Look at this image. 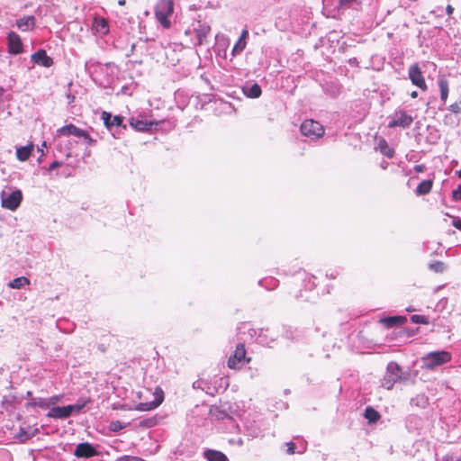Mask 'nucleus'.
I'll return each mask as SVG.
<instances>
[{
  "label": "nucleus",
  "instance_id": "nucleus-35",
  "mask_svg": "<svg viewBox=\"0 0 461 461\" xmlns=\"http://www.w3.org/2000/svg\"><path fill=\"white\" fill-rule=\"evenodd\" d=\"M80 138H82L89 146H94L96 143V140L93 139L86 131H84L83 135Z\"/></svg>",
  "mask_w": 461,
  "mask_h": 461
},
{
  "label": "nucleus",
  "instance_id": "nucleus-36",
  "mask_svg": "<svg viewBox=\"0 0 461 461\" xmlns=\"http://www.w3.org/2000/svg\"><path fill=\"white\" fill-rule=\"evenodd\" d=\"M413 323L427 324L428 319L423 315H412L411 318Z\"/></svg>",
  "mask_w": 461,
  "mask_h": 461
},
{
  "label": "nucleus",
  "instance_id": "nucleus-55",
  "mask_svg": "<svg viewBox=\"0 0 461 461\" xmlns=\"http://www.w3.org/2000/svg\"><path fill=\"white\" fill-rule=\"evenodd\" d=\"M38 150H41V152H43L42 148H38Z\"/></svg>",
  "mask_w": 461,
  "mask_h": 461
},
{
  "label": "nucleus",
  "instance_id": "nucleus-40",
  "mask_svg": "<svg viewBox=\"0 0 461 461\" xmlns=\"http://www.w3.org/2000/svg\"><path fill=\"white\" fill-rule=\"evenodd\" d=\"M452 195L454 200L461 201V185H459L455 190H453Z\"/></svg>",
  "mask_w": 461,
  "mask_h": 461
},
{
  "label": "nucleus",
  "instance_id": "nucleus-47",
  "mask_svg": "<svg viewBox=\"0 0 461 461\" xmlns=\"http://www.w3.org/2000/svg\"><path fill=\"white\" fill-rule=\"evenodd\" d=\"M417 96H418L417 91H413V92L411 93V98H416Z\"/></svg>",
  "mask_w": 461,
  "mask_h": 461
},
{
  "label": "nucleus",
  "instance_id": "nucleus-48",
  "mask_svg": "<svg viewBox=\"0 0 461 461\" xmlns=\"http://www.w3.org/2000/svg\"><path fill=\"white\" fill-rule=\"evenodd\" d=\"M443 461H460L459 459H453L452 457H446Z\"/></svg>",
  "mask_w": 461,
  "mask_h": 461
},
{
  "label": "nucleus",
  "instance_id": "nucleus-2",
  "mask_svg": "<svg viewBox=\"0 0 461 461\" xmlns=\"http://www.w3.org/2000/svg\"><path fill=\"white\" fill-rule=\"evenodd\" d=\"M422 367L432 370L451 360V354L446 350L432 351L421 357Z\"/></svg>",
  "mask_w": 461,
  "mask_h": 461
},
{
  "label": "nucleus",
  "instance_id": "nucleus-3",
  "mask_svg": "<svg viewBox=\"0 0 461 461\" xmlns=\"http://www.w3.org/2000/svg\"><path fill=\"white\" fill-rule=\"evenodd\" d=\"M403 378L402 367L395 362H390L387 365L386 373L381 380V385L387 390H391L396 382Z\"/></svg>",
  "mask_w": 461,
  "mask_h": 461
},
{
  "label": "nucleus",
  "instance_id": "nucleus-42",
  "mask_svg": "<svg viewBox=\"0 0 461 461\" xmlns=\"http://www.w3.org/2000/svg\"><path fill=\"white\" fill-rule=\"evenodd\" d=\"M117 461H140V458L131 456H121Z\"/></svg>",
  "mask_w": 461,
  "mask_h": 461
},
{
  "label": "nucleus",
  "instance_id": "nucleus-12",
  "mask_svg": "<svg viewBox=\"0 0 461 461\" xmlns=\"http://www.w3.org/2000/svg\"><path fill=\"white\" fill-rule=\"evenodd\" d=\"M158 122L155 121H146L140 118L132 117L130 119V126L137 131H149L152 126H157Z\"/></svg>",
  "mask_w": 461,
  "mask_h": 461
},
{
  "label": "nucleus",
  "instance_id": "nucleus-20",
  "mask_svg": "<svg viewBox=\"0 0 461 461\" xmlns=\"http://www.w3.org/2000/svg\"><path fill=\"white\" fill-rule=\"evenodd\" d=\"M405 321L406 318L403 316H390L380 320V322L383 323L387 329L402 325Z\"/></svg>",
  "mask_w": 461,
  "mask_h": 461
},
{
  "label": "nucleus",
  "instance_id": "nucleus-49",
  "mask_svg": "<svg viewBox=\"0 0 461 461\" xmlns=\"http://www.w3.org/2000/svg\"><path fill=\"white\" fill-rule=\"evenodd\" d=\"M125 3H126V2H125V0H119V1H118V4H119L120 5H125Z\"/></svg>",
  "mask_w": 461,
  "mask_h": 461
},
{
  "label": "nucleus",
  "instance_id": "nucleus-4",
  "mask_svg": "<svg viewBox=\"0 0 461 461\" xmlns=\"http://www.w3.org/2000/svg\"><path fill=\"white\" fill-rule=\"evenodd\" d=\"M247 351L243 343H239L234 352L228 359V366L230 369H240L245 363L250 362L251 358L247 357Z\"/></svg>",
  "mask_w": 461,
  "mask_h": 461
},
{
  "label": "nucleus",
  "instance_id": "nucleus-13",
  "mask_svg": "<svg viewBox=\"0 0 461 461\" xmlns=\"http://www.w3.org/2000/svg\"><path fill=\"white\" fill-rule=\"evenodd\" d=\"M96 454V449L87 442L78 444L74 452L76 456L85 458L92 457Z\"/></svg>",
  "mask_w": 461,
  "mask_h": 461
},
{
  "label": "nucleus",
  "instance_id": "nucleus-32",
  "mask_svg": "<svg viewBox=\"0 0 461 461\" xmlns=\"http://www.w3.org/2000/svg\"><path fill=\"white\" fill-rule=\"evenodd\" d=\"M246 44H247L246 41L238 40V41L236 42V44L234 45V47L231 50L232 56L240 54L241 51H243V50L246 47Z\"/></svg>",
  "mask_w": 461,
  "mask_h": 461
},
{
  "label": "nucleus",
  "instance_id": "nucleus-23",
  "mask_svg": "<svg viewBox=\"0 0 461 461\" xmlns=\"http://www.w3.org/2000/svg\"><path fill=\"white\" fill-rule=\"evenodd\" d=\"M204 457L208 461H228L227 456L222 452L212 449L204 452Z\"/></svg>",
  "mask_w": 461,
  "mask_h": 461
},
{
  "label": "nucleus",
  "instance_id": "nucleus-21",
  "mask_svg": "<svg viewBox=\"0 0 461 461\" xmlns=\"http://www.w3.org/2000/svg\"><path fill=\"white\" fill-rule=\"evenodd\" d=\"M33 150V144H28L16 149V158L20 161H26Z\"/></svg>",
  "mask_w": 461,
  "mask_h": 461
},
{
  "label": "nucleus",
  "instance_id": "nucleus-17",
  "mask_svg": "<svg viewBox=\"0 0 461 461\" xmlns=\"http://www.w3.org/2000/svg\"><path fill=\"white\" fill-rule=\"evenodd\" d=\"M16 26L23 32L32 31L35 26V18L32 15L23 16L16 21Z\"/></svg>",
  "mask_w": 461,
  "mask_h": 461
},
{
  "label": "nucleus",
  "instance_id": "nucleus-34",
  "mask_svg": "<svg viewBox=\"0 0 461 461\" xmlns=\"http://www.w3.org/2000/svg\"><path fill=\"white\" fill-rule=\"evenodd\" d=\"M32 436L33 434H29L26 430L21 429L20 431L16 434L15 438L21 442H24L30 439Z\"/></svg>",
  "mask_w": 461,
  "mask_h": 461
},
{
  "label": "nucleus",
  "instance_id": "nucleus-9",
  "mask_svg": "<svg viewBox=\"0 0 461 461\" xmlns=\"http://www.w3.org/2000/svg\"><path fill=\"white\" fill-rule=\"evenodd\" d=\"M409 78L411 79V83L420 88L421 90L427 89V85L425 82V79L422 76V72L417 63L412 64L409 68L408 71Z\"/></svg>",
  "mask_w": 461,
  "mask_h": 461
},
{
  "label": "nucleus",
  "instance_id": "nucleus-30",
  "mask_svg": "<svg viewBox=\"0 0 461 461\" xmlns=\"http://www.w3.org/2000/svg\"><path fill=\"white\" fill-rule=\"evenodd\" d=\"M86 402L87 401L82 400L78 401L75 404L67 405L68 409H69V414L72 415L74 413H79L84 409Z\"/></svg>",
  "mask_w": 461,
  "mask_h": 461
},
{
  "label": "nucleus",
  "instance_id": "nucleus-19",
  "mask_svg": "<svg viewBox=\"0 0 461 461\" xmlns=\"http://www.w3.org/2000/svg\"><path fill=\"white\" fill-rule=\"evenodd\" d=\"M113 68H114V66H112L111 64L102 65L100 63H95V62H86V69L90 75H93L94 73H97L98 71L104 72V71H108L109 69L113 70Z\"/></svg>",
  "mask_w": 461,
  "mask_h": 461
},
{
  "label": "nucleus",
  "instance_id": "nucleus-28",
  "mask_svg": "<svg viewBox=\"0 0 461 461\" xmlns=\"http://www.w3.org/2000/svg\"><path fill=\"white\" fill-rule=\"evenodd\" d=\"M364 416L369 422H375L379 420L380 414L372 407H367L365 410Z\"/></svg>",
  "mask_w": 461,
  "mask_h": 461
},
{
  "label": "nucleus",
  "instance_id": "nucleus-51",
  "mask_svg": "<svg viewBox=\"0 0 461 461\" xmlns=\"http://www.w3.org/2000/svg\"><path fill=\"white\" fill-rule=\"evenodd\" d=\"M416 171H421V166H416L415 167Z\"/></svg>",
  "mask_w": 461,
  "mask_h": 461
},
{
  "label": "nucleus",
  "instance_id": "nucleus-39",
  "mask_svg": "<svg viewBox=\"0 0 461 461\" xmlns=\"http://www.w3.org/2000/svg\"><path fill=\"white\" fill-rule=\"evenodd\" d=\"M448 110L454 113H461V103H455L449 105Z\"/></svg>",
  "mask_w": 461,
  "mask_h": 461
},
{
  "label": "nucleus",
  "instance_id": "nucleus-50",
  "mask_svg": "<svg viewBox=\"0 0 461 461\" xmlns=\"http://www.w3.org/2000/svg\"><path fill=\"white\" fill-rule=\"evenodd\" d=\"M337 275H338V273H336V274L331 273V274L330 275V278H336Z\"/></svg>",
  "mask_w": 461,
  "mask_h": 461
},
{
  "label": "nucleus",
  "instance_id": "nucleus-54",
  "mask_svg": "<svg viewBox=\"0 0 461 461\" xmlns=\"http://www.w3.org/2000/svg\"><path fill=\"white\" fill-rule=\"evenodd\" d=\"M38 150H41V152H43L42 148H38Z\"/></svg>",
  "mask_w": 461,
  "mask_h": 461
},
{
  "label": "nucleus",
  "instance_id": "nucleus-18",
  "mask_svg": "<svg viewBox=\"0 0 461 461\" xmlns=\"http://www.w3.org/2000/svg\"><path fill=\"white\" fill-rule=\"evenodd\" d=\"M47 416L53 419H66L70 416L69 409L68 406L53 407L49 411Z\"/></svg>",
  "mask_w": 461,
  "mask_h": 461
},
{
  "label": "nucleus",
  "instance_id": "nucleus-38",
  "mask_svg": "<svg viewBox=\"0 0 461 461\" xmlns=\"http://www.w3.org/2000/svg\"><path fill=\"white\" fill-rule=\"evenodd\" d=\"M32 405L33 406H39L41 408H46L48 407V402H47V400L46 399H34L32 402H31Z\"/></svg>",
  "mask_w": 461,
  "mask_h": 461
},
{
  "label": "nucleus",
  "instance_id": "nucleus-14",
  "mask_svg": "<svg viewBox=\"0 0 461 461\" xmlns=\"http://www.w3.org/2000/svg\"><path fill=\"white\" fill-rule=\"evenodd\" d=\"M32 61L34 64L42 66L44 68H50L53 64V60L47 55L44 50H39L32 55Z\"/></svg>",
  "mask_w": 461,
  "mask_h": 461
},
{
  "label": "nucleus",
  "instance_id": "nucleus-41",
  "mask_svg": "<svg viewBox=\"0 0 461 461\" xmlns=\"http://www.w3.org/2000/svg\"><path fill=\"white\" fill-rule=\"evenodd\" d=\"M286 447H287L286 453H287L288 455H293V454H294V453H295V447H296V446H295V444H294V443H293V442H288V443H286Z\"/></svg>",
  "mask_w": 461,
  "mask_h": 461
},
{
  "label": "nucleus",
  "instance_id": "nucleus-10",
  "mask_svg": "<svg viewBox=\"0 0 461 461\" xmlns=\"http://www.w3.org/2000/svg\"><path fill=\"white\" fill-rule=\"evenodd\" d=\"M8 50L11 54L17 55L23 52V45L21 37L14 32L7 34Z\"/></svg>",
  "mask_w": 461,
  "mask_h": 461
},
{
  "label": "nucleus",
  "instance_id": "nucleus-43",
  "mask_svg": "<svg viewBox=\"0 0 461 461\" xmlns=\"http://www.w3.org/2000/svg\"><path fill=\"white\" fill-rule=\"evenodd\" d=\"M60 166H61V163H60V162H59V161H54V162H52V163L50 165V167H49V168H48V171H49V172H50V171H52V170L56 169L57 167H60Z\"/></svg>",
  "mask_w": 461,
  "mask_h": 461
},
{
  "label": "nucleus",
  "instance_id": "nucleus-25",
  "mask_svg": "<svg viewBox=\"0 0 461 461\" xmlns=\"http://www.w3.org/2000/svg\"><path fill=\"white\" fill-rule=\"evenodd\" d=\"M94 27L95 31L102 35H104L109 32L108 23L104 18H95L94 21Z\"/></svg>",
  "mask_w": 461,
  "mask_h": 461
},
{
  "label": "nucleus",
  "instance_id": "nucleus-5",
  "mask_svg": "<svg viewBox=\"0 0 461 461\" xmlns=\"http://www.w3.org/2000/svg\"><path fill=\"white\" fill-rule=\"evenodd\" d=\"M301 132L311 140H318L324 134L322 125L314 120H305L301 124Z\"/></svg>",
  "mask_w": 461,
  "mask_h": 461
},
{
  "label": "nucleus",
  "instance_id": "nucleus-24",
  "mask_svg": "<svg viewBox=\"0 0 461 461\" xmlns=\"http://www.w3.org/2000/svg\"><path fill=\"white\" fill-rule=\"evenodd\" d=\"M438 85L440 90V99L445 104L448 96V82L445 77H439Z\"/></svg>",
  "mask_w": 461,
  "mask_h": 461
},
{
  "label": "nucleus",
  "instance_id": "nucleus-1",
  "mask_svg": "<svg viewBox=\"0 0 461 461\" xmlns=\"http://www.w3.org/2000/svg\"><path fill=\"white\" fill-rule=\"evenodd\" d=\"M174 13V2L172 0H159L155 6L157 21L164 27L171 26L170 17Z\"/></svg>",
  "mask_w": 461,
  "mask_h": 461
},
{
  "label": "nucleus",
  "instance_id": "nucleus-15",
  "mask_svg": "<svg viewBox=\"0 0 461 461\" xmlns=\"http://www.w3.org/2000/svg\"><path fill=\"white\" fill-rule=\"evenodd\" d=\"M194 30L197 38L198 44H204L207 41L208 35L210 34L211 27L207 23H203L198 21Z\"/></svg>",
  "mask_w": 461,
  "mask_h": 461
},
{
  "label": "nucleus",
  "instance_id": "nucleus-52",
  "mask_svg": "<svg viewBox=\"0 0 461 461\" xmlns=\"http://www.w3.org/2000/svg\"><path fill=\"white\" fill-rule=\"evenodd\" d=\"M456 174H457L458 177H460V178H461V169H460V170H458V171H456Z\"/></svg>",
  "mask_w": 461,
  "mask_h": 461
},
{
  "label": "nucleus",
  "instance_id": "nucleus-29",
  "mask_svg": "<svg viewBox=\"0 0 461 461\" xmlns=\"http://www.w3.org/2000/svg\"><path fill=\"white\" fill-rule=\"evenodd\" d=\"M379 149H380V151L389 158H391L394 156V150L389 147V145L387 144V142L385 140H381L379 142Z\"/></svg>",
  "mask_w": 461,
  "mask_h": 461
},
{
  "label": "nucleus",
  "instance_id": "nucleus-46",
  "mask_svg": "<svg viewBox=\"0 0 461 461\" xmlns=\"http://www.w3.org/2000/svg\"><path fill=\"white\" fill-rule=\"evenodd\" d=\"M446 12H447V15L450 16L453 14V12H454L453 6L450 5H447V7H446Z\"/></svg>",
  "mask_w": 461,
  "mask_h": 461
},
{
  "label": "nucleus",
  "instance_id": "nucleus-27",
  "mask_svg": "<svg viewBox=\"0 0 461 461\" xmlns=\"http://www.w3.org/2000/svg\"><path fill=\"white\" fill-rule=\"evenodd\" d=\"M30 284V280L25 276L16 277L13 279L9 284L8 286L12 289H21L23 286Z\"/></svg>",
  "mask_w": 461,
  "mask_h": 461
},
{
  "label": "nucleus",
  "instance_id": "nucleus-33",
  "mask_svg": "<svg viewBox=\"0 0 461 461\" xmlns=\"http://www.w3.org/2000/svg\"><path fill=\"white\" fill-rule=\"evenodd\" d=\"M126 427L125 424L120 420H113L110 422L109 429L113 432H118Z\"/></svg>",
  "mask_w": 461,
  "mask_h": 461
},
{
  "label": "nucleus",
  "instance_id": "nucleus-53",
  "mask_svg": "<svg viewBox=\"0 0 461 461\" xmlns=\"http://www.w3.org/2000/svg\"><path fill=\"white\" fill-rule=\"evenodd\" d=\"M38 150H41V152H43L42 148H38Z\"/></svg>",
  "mask_w": 461,
  "mask_h": 461
},
{
  "label": "nucleus",
  "instance_id": "nucleus-6",
  "mask_svg": "<svg viewBox=\"0 0 461 461\" xmlns=\"http://www.w3.org/2000/svg\"><path fill=\"white\" fill-rule=\"evenodd\" d=\"M413 122V117L403 110H396L391 116L388 123L389 128L401 127L409 128Z\"/></svg>",
  "mask_w": 461,
  "mask_h": 461
},
{
  "label": "nucleus",
  "instance_id": "nucleus-45",
  "mask_svg": "<svg viewBox=\"0 0 461 461\" xmlns=\"http://www.w3.org/2000/svg\"><path fill=\"white\" fill-rule=\"evenodd\" d=\"M452 224L454 227L461 230V219L454 220Z\"/></svg>",
  "mask_w": 461,
  "mask_h": 461
},
{
  "label": "nucleus",
  "instance_id": "nucleus-37",
  "mask_svg": "<svg viewBox=\"0 0 461 461\" xmlns=\"http://www.w3.org/2000/svg\"><path fill=\"white\" fill-rule=\"evenodd\" d=\"M257 342L261 344V345H266V346H268V341L267 339V335L265 334L264 330H261L258 338H257Z\"/></svg>",
  "mask_w": 461,
  "mask_h": 461
},
{
  "label": "nucleus",
  "instance_id": "nucleus-31",
  "mask_svg": "<svg viewBox=\"0 0 461 461\" xmlns=\"http://www.w3.org/2000/svg\"><path fill=\"white\" fill-rule=\"evenodd\" d=\"M429 269L436 273H442L446 270V266L441 261H435L429 264Z\"/></svg>",
  "mask_w": 461,
  "mask_h": 461
},
{
  "label": "nucleus",
  "instance_id": "nucleus-22",
  "mask_svg": "<svg viewBox=\"0 0 461 461\" xmlns=\"http://www.w3.org/2000/svg\"><path fill=\"white\" fill-rule=\"evenodd\" d=\"M243 92L245 95L249 98H258L261 95L262 93L260 86L257 83L244 86Z\"/></svg>",
  "mask_w": 461,
  "mask_h": 461
},
{
  "label": "nucleus",
  "instance_id": "nucleus-26",
  "mask_svg": "<svg viewBox=\"0 0 461 461\" xmlns=\"http://www.w3.org/2000/svg\"><path fill=\"white\" fill-rule=\"evenodd\" d=\"M432 185L433 183L431 180H423L417 186V194L423 195L429 194L432 188Z\"/></svg>",
  "mask_w": 461,
  "mask_h": 461
},
{
  "label": "nucleus",
  "instance_id": "nucleus-44",
  "mask_svg": "<svg viewBox=\"0 0 461 461\" xmlns=\"http://www.w3.org/2000/svg\"><path fill=\"white\" fill-rule=\"evenodd\" d=\"M248 36H249V31L247 29H244L241 32V34H240L239 40L246 41V39H247Z\"/></svg>",
  "mask_w": 461,
  "mask_h": 461
},
{
  "label": "nucleus",
  "instance_id": "nucleus-8",
  "mask_svg": "<svg viewBox=\"0 0 461 461\" xmlns=\"http://www.w3.org/2000/svg\"><path fill=\"white\" fill-rule=\"evenodd\" d=\"M22 200L23 194L22 192L18 189L13 191L7 195H5L4 194L1 195L2 206L11 211L16 210L19 207Z\"/></svg>",
  "mask_w": 461,
  "mask_h": 461
},
{
  "label": "nucleus",
  "instance_id": "nucleus-16",
  "mask_svg": "<svg viewBox=\"0 0 461 461\" xmlns=\"http://www.w3.org/2000/svg\"><path fill=\"white\" fill-rule=\"evenodd\" d=\"M85 130L77 127L76 125L70 123L67 124L57 130V133L59 136H69L73 135L75 137L80 138L83 135Z\"/></svg>",
  "mask_w": 461,
  "mask_h": 461
},
{
  "label": "nucleus",
  "instance_id": "nucleus-11",
  "mask_svg": "<svg viewBox=\"0 0 461 461\" xmlns=\"http://www.w3.org/2000/svg\"><path fill=\"white\" fill-rule=\"evenodd\" d=\"M101 118L104 121V126L109 131H111L113 126H122L123 129H126V125H122L123 117L121 115L113 116L111 113L104 111L102 113Z\"/></svg>",
  "mask_w": 461,
  "mask_h": 461
},
{
  "label": "nucleus",
  "instance_id": "nucleus-7",
  "mask_svg": "<svg viewBox=\"0 0 461 461\" xmlns=\"http://www.w3.org/2000/svg\"><path fill=\"white\" fill-rule=\"evenodd\" d=\"M154 399L149 402L138 403L134 410L139 411H148L158 408L164 401V392L161 388L157 387L154 393Z\"/></svg>",
  "mask_w": 461,
  "mask_h": 461
}]
</instances>
